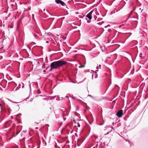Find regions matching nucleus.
Segmentation results:
<instances>
[{"label":"nucleus","mask_w":148,"mask_h":148,"mask_svg":"<svg viewBox=\"0 0 148 148\" xmlns=\"http://www.w3.org/2000/svg\"><path fill=\"white\" fill-rule=\"evenodd\" d=\"M77 125H78V127H80V125L79 123H78Z\"/></svg>","instance_id":"9"},{"label":"nucleus","mask_w":148,"mask_h":148,"mask_svg":"<svg viewBox=\"0 0 148 148\" xmlns=\"http://www.w3.org/2000/svg\"><path fill=\"white\" fill-rule=\"evenodd\" d=\"M18 132H16V135H17V134H18Z\"/></svg>","instance_id":"11"},{"label":"nucleus","mask_w":148,"mask_h":148,"mask_svg":"<svg viewBox=\"0 0 148 148\" xmlns=\"http://www.w3.org/2000/svg\"><path fill=\"white\" fill-rule=\"evenodd\" d=\"M84 67V66H83V65H81L80 66H79V67L80 68H83Z\"/></svg>","instance_id":"7"},{"label":"nucleus","mask_w":148,"mask_h":148,"mask_svg":"<svg viewBox=\"0 0 148 148\" xmlns=\"http://www.w3.org/2000/svg\"><path fill=\"white\" fill-rule=\"evenodd\" d=\"M46 71H45V70H43V72H44L45 73V72H46Z\"/></svg>","instance_id":"12"},{"label":"nucleus","mask_w":148,"mask_h":148,"mask_svg":"<svg viewBox=\"0 0 148 148\" xmlns=\"http://www.w3.org/2000/svg\"><path fill=\"white\" fill-rule=\"evenodd\" d=\"M139 57L140 58H142V54L141 53H140L139 54Z\"/></svg>","instance_id":"6"},{"label":"nucleus","mask_w":148,"mask_h":148,"mask_svg":"<svg viewBox=\"0 0 148 148\" xmlns=\"http://www.w3.org/2000/svg\"><path fill=\"white\" fill-rule=\"evenodd\" d=\"M87 22L88 23H89V22H90V21L88 20L87 21Z\"/></svg>","instance_id":"13"},{"label":"nucleus","mask_w":148,"mask_h":148,"mask_svg":"<svg viewBox=\"0 0 148 148\" xmlns=\"http://www.w3.org/2000/svg\"><path fill=\"white\" fill-rule=\"evenodd\" d=\"M93 12V11L90 12L86 15V17L88 18L90 20L92 19V14Z\"/></svg>","instance_id":"4"},{"label":"nucleus","mask_w":148,"mask_h":148,"mask_svg":"<svg viewBox=\"0 0 148 148\" xmlns=\"http://www.w3.org/2000/svg\"><path fill=\"white\" fill-rule=\"evenodd\" d=\"M0 106H1V110H2V107L1 106V103H0Z\"/></svg>","instance_id":"8"},{"label":"nucleus","mask_w":148,"mask_h":148,"mask_svg":"<svg viewBox=\"0 0 148 148\" xmlns=\"http://www.w3.org/2000/svg\"><path fill=\"white\" fill-rule=\"evenodd\" d=\"M67 63V62H66L61 60L54 62L51 63L50 65L51 69L49 70L51 71L52 69H56L58 68L61 67Z\"/></svg>","instance_id":"1"},{"label":"nucleus","mask_w":148,"mask_h":148,"mask_svg":"<svg viewBox=\"0 0 148 148\" xmlns=\"http://www.w3.org/2000/svg\"><path fill=\"white\" fill-rule=\"evenodd\" d=\"M101 20V21L100 22H97V24H98V25H101L103 23H104V22L103 21H102Z\"/></svg>","instance_id":"5"},{"label":"nucleus","mask_w":148,"mask_h":148,"mask_svg":"<svg viewBox=\"0 0 148 148\" xmlns=\"http://www.w3.org/2000/svg\"><path fill=\"white\" fill-rule=\"evenodd\" d=\"M8 110L9 112H10V108H8Z\"/></svg>","instance_id":"10"},{"label":"nucleus","mask_w":148,"mask_h":148,"mask_svg":"<svg viewBox=\"0 0 148 148\" xmlns=\"http://www.w3.org/2000/svg\"><path fill=\"white\" fill-rule=\"evenodd\" d=\"M123 114V111L122 110H120L118 111L116 113V115L119 117H120L122 116Z\"/></svg>","instance_id":"2"},{"label":"nucleus","mask_w":148,"mask_h":148,"mask_svg":"<svg viewBox=\"0 0 148 148\" xmlns=\"http://www.w3.org/2000/svg\"><path fill=\"white\" fill-rule=\"evenodd\" d=\"M55 2L57 4H60L62 6H64L65 5L64 2L60 0H56Z\"/></svg>","instance_id":"3"},{"label":"nucleus","mask_w":148,"mask_h":148,"mask_svg":"<svg viewBox=\"0 0 148 148\" xmlns=\"http://www.w3.org/2000/svg\"><path fill=\"white\" fill-rule=\"evenodd\" d=\"M46 42H48V41H46Z\"/></svg>","instance_id":"16"},{"label":"nucleus","mask_w":148,"mask_h":148,"mask_svg":"<svg viewBox=\"0 0 148 148\" xmlns=\"http://www.w3.org/2000/svg\"><path fill=\"white\" fill-rule=\"evenodd\" d=\"M99 20H100V19H98V21H99Z\"/></svg>","instance_id":"14"},{"label":"nucleus","mask_w":148,"mask_h":148,"mask_svg":"<svg viewBox=\"0 0 148 148\" xmlns=\"http://www.w3.org/2000/svg\"><path fill=\"white\" fill-rule=\"evenodd\" d=\"M14 136H16V135H14Z\"/></svg>","instance_id":"15"}]
</instances>
